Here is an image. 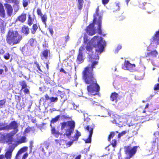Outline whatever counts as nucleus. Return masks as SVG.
I'll return each instance as SVG.
<instances>
[{"instance_id":"obj_1","label":"nucleus","mask_w":159,"mask_h":159,"mask_svg":"<svg viewBox=\"0 0 159 159\" xmlns=\"http://www.w3.org/2000/svg\"><path fill=\"white\" fill-rule=\"evenodd\" d=\"M106 46V42L100 37L95 36L88 42L86 46L87 50L89 52V61L91 62L98 59V54H100Z\"/></svg>"},{"instance_id":"obj_2","label":"nucleus","mask_w":159,"mask_h":159,"mask_svg":"<svg viewBox=\"0 0 159 159\" xmlns=\"http://www.w3.org/2000/svg\"><path fill=\"white\" fill-rule=\"evenodd\" d=\"M92 64L89 65L83 72V79L85 83L89 84L87 87L89 95H95L97 93L100 89L99 86L97 83L96 80L93 77L92 73L93 68L94 66L97 64V61L91 62Z\"/></svg>"},{"instance_id":"obj_3","label":"nucleus","mask_w":159,"mask_h":159,"mask_svg":"<svg viewBox=\"0 0 159 159\" xmlns=\"http://www.w3.org/2000/svg\"><path fill=\"white\" fill-rule=\"evenodd\" d=\"M21 39V36L17 31L10 30L7 36L6 41L9 44L13 45L19 43Z\"/></svg>"},{"instance_id":"obj_4","label":"nucleus","mask_w":159,"mask_h":159,"mask_svg":"<svg viewBox=\"0 0 159 159\" xmlns=\"http://www.w3.org/2000/svg\"><path fill=\"white\" fill-rule=\"evenodd\" d=\"M75 126V123L71 121L63 122L61 124V128L65 129V134L67 136H70L73 132Z\"/></svg>"},{"instance_id":"obj_5","label":"nucleus","mask_w":159,"mask_h":159,"mask_svg":"<svg viewBox=\"0 0 159 159\" xmlns=\"http://www.w3.org/2000/svg\"><path fill=\"white\" fill-rule=\"evenodd\" d=\"M98 11L99 8L98 7L96 9V14L94 15L93 23L95 24H98V33L100 34L102 32L101 29V25L102 22L101 19L102 17L101 16L98 14Z\"/></svg>"},{"instance_id":"obj_6","label":"nucleus","mask_w":159,"mask_h":159,"mask_svg":"<svg viewBox=\"0 0 159 159\" xmlns=\"http://www.w3.org/2000/svg\"><path fill=\"white\" fill-rule=\"evenodd\" d=\"M113 120H111L112 122L114 124H116L117 126L120 127H122L123 125H125V119L117 115L114 116Z\"/></svg>"},{"instance_id":"obj_7","label":"nucleus","mask_w":159,"mask_h":159,"mask_svg":"<svg viewBox=\"0 0 159 159\" xmlns=\"http://www.w3.org/2000/svg\"><path fill=\"white\" fill-rule=\"evenodd\" d=\"M137 148V146L131 148L130 146H127L125 147L124 149L126 153L128 154L130 158L135 153Z\"/></svg>"},{"instance_id":"obj_8","label":"nucleus","mask_w":159,"mask_h":159,"mask_svg":"<svg viewBox=\"0 0 159 159\" xmlns=\"http://www.w3.org/2000/svg\"><path fill=\"white\" fill-rule=\"evenodd\" d=\"M86 129L89 132V135L88 139H84V141L86 143H91V137L93 133V129L89 126H87L86 128Z\"/></svg>"},{"instance_id":"obj_9","label":"nucleus","mask_w":159,"mask_h":159,"mask_svg":"<svg viewBox=\"0 0 159 159\" xmlns=\"http://www.w3.org/2000/svg\"><path fill=\"white\" fill-rule=\"evenodd\" d=\"M93 26L94 24L92 23L90 24L86 29L87 33L90 35H93L96 33Z\"/></svg>"},{"instance_id":"obj_10","label":"nucleus","mask_w":159,"mask_h":159,"mask_svg":"<svg viewBox=\"0 0 159 159\" xmlns=\"http://www.w3.org/2000/svg\"><path fill=\"white\" fill-rule=\"evenodd\" d=\"M4 6L7 15L9 16H11L13 11V9L11 6L8 4H5Z\"/></svg>"},{"instance_id":"obj_11","label":"nucleus","mask_w":159,"mask_h":159,"mask_svg":"<svg viewBox=\"0 0 159 159\" xmlns=\"http://www.w3.org/2000/svg\"><path fill=\"white\" fill-rule=\"evenodd\" d=\"M28 19L27 23L29 25H31L36 20L35 16L34 15H30L29 14H28Z\"/></svg>"},{"instance_id":"obj_12","label":"nucleus","mask_w":159,"mask_h":159,"mask_svg":"<svg viewBox=\"0 0 159 159\" xmlns=\"http://www.w3.org/2000/svg\"><path fill=\"white\" fill-rule=\"evenodd\" d=\"M18 126L17 122L13 121L11 122L9 125L7 126V128L9 129H13L14 130H17L18 131V129L17 128Z\"/></svg>"},{"instance_id":"obj_13","label":"nucleus","mask_w":159,"mask_h":159,"mask_svg":"<svg viewBox=\"0 0 159 159\" xmlns=\"http://www.w3.org/2000/svg\"><path fill=\"white\" fill-rule=\"evenodd\" d=\"M50 51L48 49H46L43 51L41 54L42 59H47L48 55L50 54Z\"/></svg>"},{"instance_id":"obj_14","label":"nucleus","mask_w":159,"mask_h":159,"mask_svg":"<svg viewBox=\"0 0 159 159\" xmlns=\"http://www.w3.org/2000/svg\"><path fill=\"white\" fill-rule=\"evenodd\" d=\"M17 132V130H14L10 133L7 134L6 135V138L8 139L9 141H12L13 140L12 136L16 134Z\"/></svg>"},{"instance_id":"obj_15","label":"nucleus","mask_w":159,"mask_h":159,"mask_svg":"<svg viewBox=\"0 0 159 159\" xmlns=\"http://www.w3.org/2000/svg\"><path fill=\"white\" fill-rule=\"evenodd\" d=\"M135 67L134 64H132L130 63L128 61H125V63L123 68L124 69L129 70L130 68H133Z\"/></svg>"},{"instance_id":"obj_16","label":"nucleus","mask_w":159,"mask_h":159,"mask_svg":"<svg viewBox=\"0 0 159 159\" xmlns=\"http://www.w3.org/2000/svg\"><path fill=\"white\" fill-rule=\"evenodd\" d=\"M12 151L10 150L6 152L5 155V157H4L3 155H1L0 156V159H8L11 158V153Z\"/></svg>"},{"instance_id":"obj_17","label":"nucleus","mask_w":159,"mask_h":159,"mask_svg":"<svg viewBox=\"0 0 159 159\" xmlns=\"http://www.w3.org/2000/svg\"><path fill=\"white\" fill-rule=\"evenodd\" d=\"M5 11L2 4L0 3V17L4 18L5 17Z\"/></svg>"},{"instance_id":"obj_18","label":"nucleus","mask_w":159,"mask_h":159,"mask_svg":"<svg viewBox=\"0 0 159 159\" xmlns=\"http://www.w3.org/2000/svg\"><path fill=\"white\" fill-rule=\"evenodd\" d=\"M26 18V15L25 14H22L18 18L19 20L22 22H24Z\"/></svg>"},{"instance_id":"obj_19","label":"nucleus","mask_w":159,"mask_h":159,"mask_svg":"<svg viewBox=\"0 0 159 159\" xmlns=\"http://www.w3.org/2000/svg\"><path fill=\"white\" fill-rule=\"evenodd\" d=\"M118 94L117 93H114L112 94L111 96V100L112 101H115L116 102L117 101V98Z\"/></svg>"},{"instance_id":"obj_20","label":"nucleus","mask_w":159,"mask_h":159,"mask_svg":"<svg viewBox=\"0 0 159 159\" xmlns=\"http://www.w3.org/2000/svg\"><path fill=\"white\" fill-rule=\"evenodd\" d=\"M27 142L26 138L25 137H22L18 141L17 143L18 144L24 143Z\"/></svg>"},{"instance_id":"obj_21","label":"nucleus","mask_w":159,"mask_h":159,"mask_svg":"<svg viewBox=\"0 0 159 159\" xmlns=\"http://www.w3.org/2000/svg\"><path fill=\"white\" fill-rule=\"evenodd\" d=\"M84 59L83 53L79 52L77 57L78 60L80 61H83Z\"/></svg>"},{"instance_id":"obj_22","label":"nucleus","mask_w":159,"mask_h":159,"mask_svg":"<svg viewBox=\"0 0 159 159\" xmlns=\"http://www.w3.org/2000/svg\"><path fill=\"white\" fill-rule=\"evenodd\" d=\"M22 32L25 34H28L29 32V28L26 26H24L22 28Z\"/></svg>"},{"instance_id":"obj_23","label":"nucleus","mask_w":159,"mask_h":159,"mask_svg":"<svg viewBox=\"0 0 159 159\" xmlns=\"http://www.w3.org/2000/svg\"><path fill=\"white\" fill-rule=\"evenodd\" d=\"M38 29V27L36 24H34L32 26L31 29V33L33 34H34L37 30Z\"/></svg>"},{"instance_id":"obj_24","label":"nucleus","mask_w":159,"mask_h":159,"mask_svg":"<svg viewBox=\"0 0 159 159\" xmlns=\"http://www.w3.org/2000/svg\"><path fill=\"white\" fill-rule=\"evenodd\" d=\"M42 22L44 23L45 25L46 24V21L47 20V15L45 14L42 15L40 16Z\"/></svg>"},{"instance_id":"obj_25","label":"nucleus","mask_w":159,"mask_h":159,"mask_svg":"<svg viewBox=\"0 0 159 159\" xmlns=\"http://www.w3.org/2000/svg\"><path fill=\"white\" fill-rule=\"evenodd\" d=\"M158 54V52L156 50L151 52L148 53V55H151L153 57H156Z\"/></svg>"},{"instance_id":"obj_26","label":"nucleus","mask_w":159,"mask_h":159,"mask_svg":"<svg viewBox=\"0 0 159 159\" xmlns=\"http://www.w3.org/2000/svg\"><path fill=\"white\" fill-rule=\"evenodd\" d=\"M28 149V147H25L21 149L18 152L17 155H18L20 154H21L22 153L25 152Z\"/></svg>"},{"instance_id":"obj_27","label":"nucleus","mask_w":159,"mask_h":159,"mask_svg":"<svg viewBox=\"0 0 159 159\" xmlns=\"http://www.w3.org/2000/svg\"><path fill=\"white\" fill-rule=\"evenodd\" d=\"M79 2V4L78 6V8L80 10L82 9L83 5V0H78Z\"/></svg>"},{"instance_id":"obj_28","label":"nucleus","mask_w":159,"mask_h":159,"mask_svg":"<svg viewBox=\"0 0 159 159\" xmlns=\"http://www.w3.org/2000/svg\"><path fill=\"white\" fill-rule=\"evenodd\" d=\"M20 84L22 86V89L26 88L27 87L26 83L24 81H20Z\"/></svg>"},{"instance_id":"obj_29","label":"nucleus","mask_w":159,"mask_h":159,"mask_svg":"<svg viewBox=\"0 0 159 159\" xmlns=\"http://www.w3.org/2000/svg\"><path fill=\"white\" fill-rule=\"evenodd\" d=\"M81 134L80 132H79L77 130L76 131V132L75 133V134L74 136V137H75V139L74 140H77L78 138L81 136Z\"/></svg>"},{"instance_id":"obj_30","label":"nucleus","mask_w":159,"mask_h":159,"mask_svg":"<svg viewBox=\"0 0 159 159\" xmlns=\"http://www.w3.org/2000/svg\"><path fill=\"white\" fill-rule=\"evenodd\" d=\"M6 102V100L5 99L2 100L0 101V107L2 108Z\"/></svg>"},{"instance_id":"obj_31","label":"nucleus","mask_w":159,"mask_h":159,"mask_svg":"<svg viewBox=\"0 0 159 159\" xmlns=\"http://www.w3.org/2000/svg\"><path fill=\"white\" fill-rule=\"evenodd\" d=\"M59 118V116H57V117H56L52 119V120L51 121V123H54V122H56L58 120Z\"/></svg>"},{"instance_id":"obj_32","label":"nucleus","mask_w":159,"mask_h":159,"mask_svg":"<svg viewBox=\"0 0 159 159\" xmlns=\"http://www.w3.org/2000/svg\"><path fill=\"white\" fill-rule=\"evenodd\" d=\"M31 130V128L30 127H28L26 128L24 131V134H25L27 133H28L30 132Z\"/></svg>"},{"instance_id":"obj_33","label":"nucleus","mask_w":159,"mask_h":159,"mask_svg":"<svg viewBox=\"0 0 159 159\" xmlns=\"http://www.w3.org/2000/svg\"><path fill=\"white\" fill-rule=\"evenodd\" d=\"M50 101L52 102H56L58 100V98L57 97L54 98V97H52L50 98Z\"/></svg>"},{"instance_id":"obj_34","label":"nucleus","mask_w":159,"mask_h":159,"mask_svg":"<svg viewBox=\"0 0 159 159\" xmlns=\"http://www.w3.org/2000/svg\"><path fill=\"white\" fill-rule=\"evenodd\" d=\"M127 133L126 131H122L121 133H120L118 135V137L119 138H120L121 136H122L123 135H124L125 134Z\"/></svg>"},{"instance_id":"obj_35","label":"nucleus","mask_w":159,"mask_h":159,"mask_svg":"<svg viewBox=\"0 0 159 159\" xmlns=\"http://www.w3.org/2000/svg\"><path fill=\"white\" fill-rule=\"evenodd\" d=\"M114 134H115V133L113 132H111L110 133V134L109 135V136L108 138V140L109 141H110V139H111V138H112L113 137V136L114 135Z\"/></svg>"},{"instance_id":"obj_36","label":"nucleus","mask_w":159,"mask_h":159,"mask_svg":"<svg viewBox=\"0 0 159 159\" xmlns=\"http://www.w3.org/2000/svg\"><path fill=\"white\" fill-rule=\"evenodd\" d=\"M85 48V47L84 46H83L80 47L79 49V52L83 53V51L84 50Z\"/></svg>"},{"instance_id":"obj_37","label":"nucleus","mask_w":159,"mask_h":159,"mask_svg":"<svg viewBox=\"0 0 159 159\" xmlns=\"http://www.w3.org/2000/svg\"><path fill=\"white\" fill-rule=\"evenodd\" d=\"M37 13L38 15L40 16H41V15H43V14L42 13L41 10L39 9H37Z\"/></svg>"},{"instance_id":"obj_38","label":"nucleus","mask_w":159,"mask_h":159,"mask_svg":"<svg viewBox=\"0 0 159 159\" xmlns=\"http://www.w3.org/2000/svg\"><path fill=\"white\" fill-rule=\"evenodd\" d=\"M52 127L51 131L52 134H57V132L56 131L54 127Z\"/></svg>"},{"instance_id":"obj_39","label":"nucleus","mask_w":159,"mask_h":159,"mask_svg":"<svg viewBox=\"0 0 159 159\" xmlns=\"http://www.w3.org/2000/svg\"><path fill=\"white\" fill-rule=\"evenodd\" d=\"M4 58L7 60L9 59L10 57L9 54V53H6L4 56Z\"/></svg>"},{"instance_id":"obj_40","label":"nucleus","mask_w":159,"mask_h":159,"mask_svg":"<svg viewBox=\"0 0 159 159\" xmlns=\"http://www.w3.org/2000/svg\"><path fill=\"white\" fill-rule=\"evenodd\" d=\"M23 4L24 7H26L28 4V2L27 1L24 0L23 1Z\"/></svg>"},{"instance_id":"obj_41","label":"nucleus","mask_w":159,"mask_h":159,"mask_svg":"<svg viewBox=\"0 0 159 159\" xmlns=\"http://www.w3.org/2000/svg\"><path fill=\"white\" fill-rule=\"evenodd\" d=\"M88 41V37L87 35H85L84 37V43H87Z\"/></svg>"},{"instance_id":"obj_42","label":"nucleus","mask_w":159,"mask_h":159,"mask_svg":"<svg viewBox=\"0 0 159 159\" xmlns=\"http://www.w3.org/2000/svg\"><path fill=\"white\" fill-rule=\"evenodd\" d=\"M116 140H113L112 141V144L113 147H115L116 146Z\"/></svg>"},{"instance_id":"obj_43","label":"nucleus","mask_w":159,"mask_h":159,"mask_svg":"<svg viewBox=\"0 0 159 159\" xmlns=\"http://www.w3.org/2000/svg\"><path fill=\"white\" fill-rule=\"evenodd\" d=\"M154 89L155 90L159 89V84H158L157 85H155Z\"/></svg>"},{"instance_id":"obj_44","label":"nucleus","mask_w":159,"mask_h":159,"mask_svg":"<svg viewBox=\"0 0 159 159\" xmlns=\"http://www.w3.org/2000/svg\"><path fill=\"white\" fill-rule=\"evenodd\" d=\"M43 47L44 48H48V43L46 42H45L44 43H43Z\"/></svg>"},{"instance_id":"obj_45","label":"nucleus","mask_w":159,"mask_h":159,"mask_svg":"<svg viewBox=\"0 0 159 159\" xmlns=\"http://www.w3.org/2000/svg\"><path fill=\"white\" fill-rule=\"evenodd\" d=\"M109 1V0H102V3L105 4L107 3Z\"/></svg>"},{"instance_id":"obj_46","label":"nucleus","mask_w":159,"mask_h":159,"mask_svg":"<svg viewBox=\"0 0 159 159\" xmlns=\"http://www.w3.org/2000/svg\"><path fill=\"white\" fill-rule=\"evenodd\" d=\"M121 48V45H118L117 47V49L116 50L115 52H116V53H117L118 52V50H117V49H118V50H119Z\"/></svg>"},{"instance_id":"obj_47","label":"nucleus","mask_w":159,"mask_h":159,"mask_svg":"<svg viewBox=\"0 0 159 159\" xmlns=\"http://www.w3.org/2000/svg\"><path fill=\"white\" fill-rule=\"evenodd\" d=\"M154 135H155V137L158 138V136H159V131L155 132Z\"/></svg>"},{"instance_id":"obj_48","label":"nucleus","mask_w":159,"mask_h":159,"mask_svg":"<svg viewBox=\"0 0 159 159\" xmlns=\"http://www.w3.org/2000/svg\"><path fill=\"white\" fill-rule=\"evenodd\" d=\"M24 92L25 93H29V89L26 88H25V89L24 90Z\"/></svg>"},{"instance_id":"obj_49","label":"nucleus","mask_w":159,"mask_h":159,"mask_svg":"<svg viewBox=\"0 0 159 159\" xmlns=\"http://www.w3.org/2000/svg\"><path fill=\"white\" fill-rule=\"evenodd\" d=\"M28 156V154L27 153H25L24 154L22 159H25Z\"/></svg>"},{"instance_id":"obj_50","label":"nucleus","mask_w":159,"mask_h":159,"mask_svg":"<svg viewBox=\"0 0 159 159\" xmlns=\"http://www.w3.org/2000/svg\"><path fill=\"white\" fill-rule=\"evenodd\" d=\"M45 98L46 100H48L49 99L50 100V98L49 97L48 95V94H46L45 95Z\"/></svg>"},{"instance_id":"obj_51","label":"nucleus","mask_w":159,"mask_h":159,"mask_svg":"<svg viewBox=\"0 0 159 159\" xmlns=\"http://www.w3.org/2000/svg\"><path fill=\"white\" fill-rule=\"evenodd\" d=\"M4 52L2 48H0V54H2L4 53Z\"/></svg>"},{"instance_id":"obj_52","label":"nucleus","mask_w":159,"mask_h":159,"mask_svg":"<svg viewBox=\"0 0 159 159\" xmlns=\"http://www.w3.org/2000/svg\"><path fill=\"white\" fill-rule=\"evenodd\" d=\"M36 66L38 70H39L40 71H41V70L40 68V66L37 63H36Z\"/></svg>"},{"instance_id":"obj_53","label":"nucleus","mask_w":159,"mask_h":159,"mask_svg":"<svg viewBox=\"0 0 159 159\" xmlns=\"http://www.w3.org/2000/svg\"><path fill=\"white\" fill-rule=\"evenodd\" d=\"M72 143L73 142H69L67 143V144L68 145H69V146H70L72 144Z\"/></svg>"},{"instance_id":"obj_54","label":"nucleus","mask_w":159,"mask_h":159,"mask_svg":"<svg viewBox=\"0 0 159 159\" xmlns=\"http://www.w3.org/2000/svg\"><path fill=\"white\" fill-rule=\"evenodd\" d=\"M60 72H64L65 73V71L63 69H61L60 70Z\"/></svg>"},{"instance_id":"obj_55","label":"nucleus","mask_w":159,"mask_h":159,"mask_svg":"<svg viewBox=\"0 0 159 159\" xmlns=\"http://www.w3.org/2000/svg\"><path fill=\"white\" fill-rule=\"evenodd\" d=\"M6 1L8 2H11L13 1V0H5Z\"/></svg>"},{"instance_id":"obj_56","label":"nucleus","mask_w":159,"mask_h":159,"mask_svg":"<svg viewBox=\"0 0 159 159\" xmlns=\"http://www.w3.org/2000/svg\"><path fill=\"white\" fill-rule=\"evenodd\" d=\"M69 39V36H67L66 37H65V41H68V39Z\"/></svg>"},{"instance_id":"obj_57","label":"nucleus","mask_w":159,"mask_h":159,"mask_svg":"<svg viewBox=\"0 0 159 159\" xmlns=\"http://www.w3.org/2000/svg\"><path fill=\"white\" fill-rule=\"evenodd\" d=\"M49 30V31H50V33H51V34H52L53 31L51 29H50Z\"/></svg>"},{"instance_id":"obj_58","label":"nucleus","mask_w":159,"mask_h":159,"mask_svg":"<svg viewBox=\"0 0 159 159\" xmlns=\"http://www.w3.org/2000/svg\"><path fill=\"white\" fill-rule=\"evenodd\" d=\"M3 72V70L0 69V74H2Z\"/></svg>"},{"instance_id":"obj_59","label":"nucleus","mask_w":159,"mask_h":159,"mask_svg":"<svg viewBox=\"0 0 159 159\" xmlns=\"http://www.w3.org/2000/svg\"><path fill=\"white\" fill-rule=\"evenodd\" d=\"M116 6L117 7H118V10H119L120 8H119V3H116Z\"/></svg>"},{"instance_id":"obj_60","label":"nucleus","mask_w":159,"mask_h":159,"mask_svg":"<svg viewBox=\"0 0 159 159\" xmlns=\"http://www.w3.org/2000/svg\"><path fill=\"white\" fill-rule=\"evenodd\" d=\"M80 155L78 156L75 158V159H80Z\"/></svg>"},{"instance_id":"obj_61","label":"nucleus","mask_w":159,"mask_h":159,"mask_svg":"<svg viewBox=\"0 0 159 159\" xmlns=\"http://www.w3.org/2000/svg\"><path fill=\"white\" fill-rule=\"evenodd\" d=\"M4 67H5V71L6 72L8 70L7 68L5 66H4Z\"/></svg>"},{"instance_id":"obj_62","label":"nucleus","mask_w":159,"mask_h":159,"mask_svg":"<svg viewBox=\"0 0 159 159\" xmlns=\"http://www.w3.org/2000/svg\"><path fill=\"white\" fill-rule=\"evenodd\" d=\"M148 106H149V104H147L145 107V109L147 108L148 107Z\"/></svg>"},{"instance_id":"obj_63","label":"nucleus","mask_w":159,"mask_h":159,"mask_svg":"<svg viewBox=\"0 0 159 159\" xmlns=\"http://www.w3.org/2000/svg\"><path fill=\"white\" fill-rule=\"evenodd\" d=\"M130 0H126V2L127 3V4H128V2Z\"/></svg>"},{"instance_id":"obj_64","label":"nucleus","mask_w":159,"mask_h":159,"mask_svg":"<svg viewBox=\"0 0 159 159\" xmlns=\"http://www.w3.org/2000/svg\"><path fill=\"white\" fill-rule=\"evenodd\" d=\"M48 145H46L45 147V148L47 149H48Z\"/></svg>"}]
</instances>
